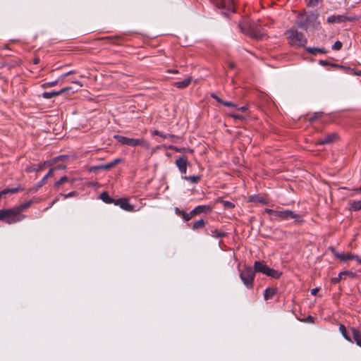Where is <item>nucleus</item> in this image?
I'll use <instances>...</instances> for the list:
<instances>
[{
  "label": "nucleus",
  "instance_id": "1",
  "mask_svg": "<svg viewBox=\"0 0 361 361\" xmlns=\"http://www.w3.org/2000/svg\"><path fill=\"white\" fill-rule=\"evenodd\" d=\"M265 212L271 216V220L286 221L290 219H295L296 222H302V217L291 210H274L266 209Z\"/></svg>",
  "mask_w": 361,
  "mask_h": 361
},
{
  "label": "nucleus",
  "instance_id": "2",
  "mask_svg": "<svg viewBox=\"0 0 361 361\" xmlns=\"http://www.w3.org/2000/svg\"><path fill=\"white\" fill-rule=\"evenodd\" d=\"M114 137L121 144L130 146V147H137L140 146L144 149H149L150 148V145L147 140L145 138H130L128 137H125L123 135H115Z\"/></svg>",
  "mask_w": 361,
  "mask_h": 361
},
{
  "label": "nucleus",
  "instance_id": "3",
  "mask_svg": "<svg viewBox=\"0 0 361 361\" xmlns=\"http://www.w3.org/2000/svg\"><path fill=\"white\" fill-rule=\"evenodd\" d=\"M25 215H19L15 208L1 209L0 220L8 224H16L23 221Z\"/></svg>",
  "mask_w": 361,
  "mask_h": 361
},
{
  "label": "nucleus",
  "instance_id": "4",
  "mask_svg": "<svg viewBox=\"0 0 361 361\" xmlns=\"http://www.w3.org/2000/svg\"><path fill=\"white\" fill-rule=\"evenodd\" d=\"M286 36L289 44L294 47H302L307 43V39L302 32L291 28L286 32Z\"/></svg>",
  "mask_w": 361,
  "mask_h": 361
},
{
  "label": "nucleus",
  "instance_id": "5",
  "mask_svg": "<svg viewBox=\"0 0 361 361\" xmlns=\"http://www.w3.org/2000/svg\"><path fill=\"white\" fill-rule=\"evenodd\" d=\"M254 271L255 272H260L274 279H279L281 276V272L269 267L264 262L260 261H256L255 262Z\"/></svg>",
  "mask_w": 361,
  "mask_h": 361
},
{
  "label": "nucleus",
  "instance_id": "6",
  "mask_svg": "<svg viewBox=\"0 0 361 361\" xmlns=\"http://www.w3.org/2000/svg\"><path fill=\"white\" fill-rule=\"evenodd\" d=\"M240 278L247 288L253 287L255 271L251 267H245L240 273Z\"/></svg>",
  "mask_w": 361,
  "mask_h": 361
},
{
  "label": "nucleus",
  "instance_id": "7",
  "mask_svg": "<svg viewBox=\"0 0 361 361\" xmlns=\"http://www.w3.org/2000/svg\"><path fill=\"white\" fill-rule=\"evenodd\" d=\"M318 15L311 13L307 15L306 13L299 15L297 18V24L302 28H307L310 24L313 23L317 18Z\"/></svg>",
  "mask_w": 361,
  "mask_h": 361
},
{
  "label": "nucleus",
  "instance_id": "8",
  "mask_svg": "<svg viewBox=\"0 0 361 361\" xmlns=\"http://www.w3.org/2000/svg\"><path fill=\"white\" fill-rule=\"evenodd\" d=\"M356 16H347L345 15L331 16L327 18V22L329 23H341L345 21H355L358 20Z\"/></svg>",
  "mask_w": 361,
  "mask_h": 361
},
{
  "label": "nucleus",
  "instance_id": "9",
  "mask_svg": "<svg viewBox=\"0 0 361 361\" xmlns=\"http://www.w3.org/2000/svg\"><path fill=\"white\" fill-rule=\"evenodd\" d=\"M115 205L119 206L121 209L127 212L134 211L135 207L129 202L126 198H119L114 202Z\"/></svg>",
  "mask_w": 361,
  "mask_h": 361
},
{
  "label": "nucleus",
  "instance_id": "10",
  "mask_svg": "<svg viewBox=\"0 0 361 361\" xmlns=\"http://www.w3.org/2000/svg\"><path fill=\"white\" fill-rule=\"evenodd\" d=\"M334 256L343 262H347L348 260L355 259L359 264H361V258H360L357 255H353L350 253L335 252Z\"/></svg>",
  "mask_w": 361,
  "mask_h": 361
},
{
  "label": "nucleus",
  "instance_id": "11",
  "mask_svg": "<svg viewBox=\"0 0 361 361\" xmlns=\"http://www.w3.org/2000/svg\"><path fill=\"white\" fill-rule=\"evenodd\" d=\"M175 164L180 173H186L188 161L185 157H178V159H176Z\"/></svg>",
  "mask_w": 361,
  "mask_h": 361
},
{
  "label": "nucleus",
  "instance_id": "12",
  "mask_svg": "<svg viewBox=\"0 0 361 361\" xmlns=\"http://www.w3.org/2000/svg\"><path fill=\"white\" fill-rule=\"evenodd\" d=\"M337 139V135L335 133L325 135L323 138H320L317 141L318 145L330 144Z\"/></svg>",
  "mask_w": 361,
  "mask_h": 361
},
{
  "label": "nucleus",
  "instance_id": "13",
  "mask_svg": "<svg viewBox=\"0 0 361 361\" xmlns=\"http://www.w3.org/2000/svg\"><path fill=\"white\" fill-rule=\"evenodd\" d=\"M195 215L200 214L202 213H209L212 211V208L209 205H199L193 209Z\"/></svg>",
  "mask_w": 361,
  "mask_h": 361
},
{
  "label": "nucleus",
  "instance_id": "14",
  "mask_svg": "<svg viewBox=\"0 0 361 361\" xmlns=\"http://www.w3.org/2000/svg\"><path fill=\"white\" fill-rule=\"evenodd\" d=\"M250 35L258 39H262L265 36L263 32H260L257 26L250 27Z\"/></svg>",
  "mask_w": 361,
  "mask_h": 361
},
{
  "label": "nucleus",
  "instance_id": "15",
  "mask_svg": "<svg viewBox=\"0 0 361 361\" xmlns=\"http://www.w3.org/2000/svg\"><path fill=\"white\" fill-rule=\"evenodd\" d=\"M152 134L154 135H158L164 138H170L171 140L174 142H176L178 140L180 139V137L172 135V134H164L163 133L159 131V130H154L152 132Z\"/></svg>",
  "mask_w": 361,
  "mask_h": 361
},
{
  "label": "nucleus",
  "instance_id": "16",
  "mask_svg": "<svg viewBox=\"0 0 361 361\" xmlns=\"http://www.w3.org/2000/svg\"><path fill=\"white\" fill-rule=\"evenodd\" d=\"M192 82V78L188 77L182 81L175 82L173 86L178 89H183L187 87Z\"/></svg>",
  "mask_w": 361,
  "mask_h": 361
},
{
  "label": "nucleus",
  "instance_id": "17",
  "mask_svg": "<svg viewBox=\"0 0 361 361\" xmlns=\"http://www.w3.org/2000/svg\"><path fill=\"white\" fill-rule=\"evenodd\" d=\"M32 202V200L25 202L23 203L22 204L19 205L18 207H14L16 212L18 213L19 215H23L22 212L26 210L27 208L30 207Z\"/></svg>",
  "mask_w": 361,
  "mask_h": 361
},
{
  "label": "nucleus",
  "instance_id": "18",
  "mask_svg": "<svg viewBox=\"0 0 361 361\" xmlns=\"http://www.w3.org/2000/svg\"><path fill=\"white\" fill-rule=\"evenodd\" d=\"M276 293V289L273 288H267L264 290V298L265 300H268L273 298V296Z\"/></svg>",
  "mask_w": 361,
  "mask_h": 361
},
{
  "label": "nucleus",
  "instance_id": "19",
  "mask_svg": "<svg viewBox=\"0 0 361 361\" xmlns=\"http://www.w3.org/2000/svg\"><path fill=\"white\" fill-rule=\"evenodd\" d=\"M351 331L356 344L361 347V334L360 331L355 328H352Z\"/></svg>",
  "mask_w": 361,
  "mask_h": 361
},
{
  "label": "nucleus",
  "instance_id": "20",
  "mask_svg": "<svg viewBox=\"0 0 361 361\" xmlns=\"http://www.w3.org/2000/svg\"><path fill=\"white\" fill-rule=\"evenodd\" d=\"M306 51L312 55H316L318 53H320V54L326 53V51L325 49H320V48H315V47H307V48H306Z\"/></svg>",
  "mask_w": 361,
  "mask_h": 361
},
{
  "label": "nucleus",
  "instance_id": "21",
  "mask_svg": "<svg viewBox=\"0 0 361 361\" xmlns=\"http://www.w3.org/2000/svg\"><path fill=\"white\" fill-rule=\"evenodd\" d=\"M100 198L104 202L108 204L114 203V202L116 201L115 200L111 198L106 192H103L102 193H101Z\"/></svg>",
  "mask_w": 361,
  "mask_h": 361
},
{
  "label": "nucleus",
  "instance_id": "22",
  "mask_svg": "<svg viewBox=\"0 0 361 361\" xmlns=\"http://www.w3.org/2000/svg\"><path fill=\"white\" fill-rule=\"evenodd\" d=\"M60 95L59 91L45 92L43 93L42 97L44 99H51L54 97Z\"/></svg>",
  "mask_w": 361,
  "mask_h": 361
},
{
  "label": "nucleus",
  "instance_id": "23",
  "mask_svg": "<svg viewBox=\"0 0 361 361\" xmlns=\"http://www.w3.org/2000/svg\"><path fill=\"white\" fill-rule=\"evenodd\" d=\"M20 190L19 188H7L0 192V197L6 194H13L18 192Z\"/></svg>",
  "mask_w": 361,
  "mask_h": 361
},
{
  "label": "nucleus",
  "instance_id": "24",
  "mask_svg": "<svg viewBox=\"0 0 361 361\" xmlns=\"http://www.w3.org/2000/svg\"><path fill=\"white\" fill-rule=\"evenodd\" d=\"M66 158V156H58L56 157H54V159H50V160H48L47 161V164H48V166H53L56 163H57L58 161H61V160H64Z\"/></svg>",
  "mask_w": 361,
  "mask_h": 361
},
{
  "label": "nucleus",
  "instance_id": "25",
  "mask_svg": "<svg viewBox=\"0 0 361 361\" xmlns=\"http://www.w3.org/2000/svg\"><path fill=\"white\" fill-rule=\"evenodd\" d=\"M184 179L186 180L190 181L191 183H192L194 184H196L200 180L201 176H185Z\"/></svg>",
  "mask_w": 361,
  "mask_h": 361
},
{
  "label": "nucleus",
  "instance_id": "26",
  "mask_svg": "<svg viewBox=\"0 0 361 361\" xmlns=\"http://www.w3.org/2000/svg\"><path fill=\"white\" fill-rule=\"evenodd\" d=\"M54 169H49L48 173L43 177V178L38 183V186L41 187L46 183L47 178L53 175Z\"/></svg>",
  "mask_w": 361,
  "mask_h": 361
},
{
  "label": "nucleus",
  "instance_id": "27",
  "mask_svg": "<svg viewBox=\"0 0 361 361\" xmlns=\"http://www.w3.org/2000/svg\"><path fill=\"white\" fill-rule=\"evenodd\" d=\"M339 331L343 336L348 341L352 342L351 338L348 336L346 328L343 324L339 326Z\"/></svg>",
  "mask_w": 361,
  "mask_h": 361
},
{
  "label": "nucleus",
  "instance_id": "28",
  "mask_svg": "<svg viewBox=\"0 0 361 361\" xmlns=\"http://www.w3.org/2000/svg\"><path fill=\"white\" fill-rule=\"evenodd\" d=\"M205 225V221L204 219H200L198 221H196L193 225H192V229L193 230H197L198 228H202L204 227Z\"/></svg>",
  "mask_w": 361,
  "mask_h": 361
},
{
  "label": "nucleus",
  "instance_id": "29",
  "mask_svg": "<svg viewBox=\"0 0 361 361\" xmlns=\"http://www.w3.org/2000/svg\"><path fill=\"white\" fill-rule=\"evenodd\" d=\"M69 180H70V179L68 178V176H63L58 181H56L54 183V187L58 188L60 187V185H61L62 184H63L66 182H68Z\"/></svg>",
  "mask_w": 361,
  "mask_h": 361
},
{
  "label": "nucleus",
  "instance_id": "30",
  "mask_svg": "<svg viewBox=\"0 0 361 361\" xmlns=\"http://www.w3.org/2000/svg\"><path fill=\"white\" fill-rule=\"evenodd\" d=\"M350 205L352 210L358 211L361 209V201H353Z\"/></svg>",
  "mask_w": 361,
  "mask_h": 361
},
{
  "label": "nucleus",
  "instance_id": "31",
  "mask_svg": "<svg viewBox=\"0 0 361 361\" xmlns=\"http://www.w3.org/2000/svg\"><path fill=\"white\" fill-rule=\"evenodd\" d=\"M196 215L194 213L193 209L189 213H185V212L184 213H182V217L185 221H190L192 218H193Z\"/></svg>",
  "mask_w": 361,
  "mask_h": 361
},
{
  "label": "nucleus",
  "instance_id": "32",
  "mask_svg": "<svg viewBox=\"0 0 361 361\" xmlns=\"http://www.w3.org/2000/svg\"><path fill=\"white\" fill-rule=\"evenodd\" d=\"M211 233H212L211 235L214 238H222V237L225 236L224 233H222L218 230L212 231Z\"/></svg>",
  "mask_w": 361,
  "mask_h": 361
},
{
  "label": "nucleus",
  "instance_id": "33",
  "mask_svg": "<svg viewBox=\"0 0 361 361\" xmlns=\"http://www.w3.org/2000/svg\"><path fill=\"white\" fill-rule=\"evenodd\" d=\"M113 167H114V166L113 165L112 162L111 161V162L107 163L106 164L98 166L95 167V169H109L113 168Z\"/></svg>",
  "mask_w": 361,
  "mask_h": 361
},
{
  "label": "nucleus",
  "instance_id": "34",
  "mask_svg": "<svg viewBox=\"0 0 361 361\" xmlns=\"http://www.w3.org/2000/svg\"><path fill=\"white\" fill-rule=\"evenodd\" d=\"M47 162V161H43L42 163H39L38 164L37 167V168H34L33 170L38 171H39V170H41V169H44L45 167H48L49 166H48V164Z\"/></svg>",
  "mask_w": 361,
  "mask_h": 361
},
{
  "label": "nucleus",
  "instance_id": "35",
  "mask_svg": "<svg viewBox=\"0 0 361 361\" xmlns=\"http://www.w3.org/2000/svg\"><path fill=\"white\" fill-rule=\"evenodd\" d=\"M224 208L226 209H233L235 207V204L229 201H222Z\"/></svg>",
  "mask_w": 361,
  "mask_h": 361
},
{
  "label": "nucleus",
  "instance_id": "36",
  "mask_svg": "<svg viewBox=\"0 0 361 361\" xmlns=\"http://www.w3.org/2000/svg\"><path fill=\"white\" fill-rule=\"evenodd\" d=\"M343 276V273L341 271L338 274L337 277L331 279V283H338Z\"/></svg>",
  "mask_w": 361,
  "mask_h": 361
},
{
  "label": "nucleus",
  "instance_id": "37",
  "mask_svg": "<svg viewBox=\"0 0 361 361\" xmlns=\"http://www.w3.org/2000/svg\"><path fill=\"white\" fill-rule=\"evenodd\" d=\"M322 0H308L307 5L308 6H316L318 5Z\"/></svg>",
  "mask_w": 361,
  "mask_h": 361
},
{
  "label": "nucleus",
  "instance_id": "38",
  "mask_svg": "<svg viewBox=\"0 0 361 361\" xmlns=\"http://www.w3.org/2000/svg\"><path fill=\"white\" fill-rule=\"evenodd\" d=\"M57 82H58V80H54L53 82H46L42 85V87H51L55 86L57 84Z\"/></svg>",
  "mask_w": 361,
  "mask_h": 361
},
{
  "label": "nucleus",
  "instance_id": "39",
  "mask_svg": "<svg viewBox=\"0 0 361 361\" xmlns=\"http://www.w3.org/2000/svg\"><path fill=\"white\" fill-rule=\"evenodd\" d=\"M341 47L342 43L340 41H336L332 47L334 50H340Z\"/></svg>",
  "mask_w": 361,
  "mask_h": 361
},
{
  "label": "nucleus",
  "instance_id": "40",
  "mask_svg": "<svg viewBox=\"0 0 361 361\" xmlns=\"http://www.w3.org/2000/svg\"><path fill=\"white\" fill-rule=\"evenodd\" d=\"M66 168V165L65 164H59L55 167H52L50 169H54V172L56 170H61V169H65Z\"/></svg>",
  "mask_w": 361,
  "mask_h": 361
},
{
  "label": "nucleus",
  "instance_id": "41",
  "mask_svg": "<svg viewBox=\"0 0 361 361\" xmlns=\"http://www.w3.org/2000/svg\"><path fill=\"white\" fill-rule=\"evenodd\" d=\"M165 149H170L174 151H181V149H179V147L173 146V145H169V146H164Z\"/></svg>",
  "mask_w": 361,
  "mask_h": 361
},
{
  "label": "nucleus",
  "instance_id": "42",
  "mask_svg": "<svg viewBox=\"0 0 361 361\" xmlns=\"http://www.w3.org/2000/svg\"><path fill=\"white\" fill-rule=\"evenodd\" d=\"M76 192H71L68 194H65V195H62L63 196V197L65 199H67V198H69V197H73V196H75L76 195Z\"/></svg>",
  "mask_w": 361,
  "mask_h": 361
},
{
  "label": "nucleus",
  "instance_id": "43",
  "mask_svg": "<svg viewBox=\"0 0 361 361\" xmlns=\"http://www.w3.org/2000/svg\"><path fill=\"white\" fill-rule=\"evenodd\" d=\"M222 104L226 106H233V107L237 106L234 103H233L231 102H227V101H224Z\"/></svg>",
  "mask_w": 361,
  "mask_h": 361
},
{
  "label": "nucleus",
  "instance_id": "44",
  "mask_svg": "<svg viewBox=\"0 0 361 361\" xmlns=\"http://www.w3.org/2000/svg\"><path fill=\"white\" fill-rule=\"evenodd\" d=\"M343 273V276H348L350 277H355L356 274L352 271H342Z\"/></svg>",
  "mask_w": 361,
  "mask_h": 361
},
{
  "label": "nucleus",
  "instance_id": "45",
  "mask_svg": "<svg viewBox=\"0 0 361 361\" xmlns=\"http://www.w3.org/2000/svg\"><path fill=\"white\" fill-rule=\"evenodd\" d=\"M71 90H72L71 87H66L64 88L61 89L59 92V94H61L63 93H65V92Z\"/></svg>",
  "mask_w": 361,
  "mask_h": 361
},
{
  "label": "nucleus",
  "instance_id": "46",
  "mask_svg": "<svg viewBox=\"0 0 361 361\" xmlns=\"http://www.w3.org/2000/svg\"><path fill=\"white\" fill-rule=\"evenodd\" d=\"M179 149H181V151H176L177 152H183V153H185V152H193V149H187V148H180L179 147Z\"/></svg>",
  "mask_w": 361,
  "mask_h": 361
},
{
  "label": "nucleus",
  "instance_id": "47",
  "mask_svg": "<svg viewBox=\"0 0 361 361\" xmlns=\"http://www.w3.org/2000/svg\"><path fill=\"white\" fill-rule=\"evenodd\" d=\"M75 73V71H68L63 75H61L60 77H59V79H63L65 78L66 77H67L68 75H71V74H73Z\"/></svg>",
  "mask_w": 361,
  "mask_h": 361
},
{
  "label": "nucleus",
  "instance_id": "48",
  "mask_svg": "<svg viewBox=\"0 0 361 361\" xmlns=\"http://www.w3.org/2000/svg\"><path fill=\"white\" fill-rule=\"evenodd\" d=\"M229 116L235 119H243V118H244L243 116L239 115V114H229Z\"/></svg>",
  "mask_w": 361,
  "mask_h": 361
},
{
  "label": "nucleus",
  "instance_id": "49",
  "mask_svg": "<svg viewBox=\"0 0 361 361\" xmlns=\"http://www.w3.org/2000/svg\"><path fill=\"white\" fill-rule=\"evenodd\" d=\"M212 97L214 98L216 101H217L218 102H219L221 104H223V102H224V100H222L220 97H219L218 96H216L215 94H212Z\"/></svg>",
  "mask_w": 361,
  "mask_h": 361
},
{
  "label": "nucleus",
  "instance_id": "50",
  "mask_svg": "<svg viewBox=\"0 0 361 361\" xmlns=\"http://www.w3.org/2000/svg\"><path fill=\"white\" fill-rule=\"evenodd\" d=\"M59 200V198H55L53 200V201L49 204V207H47L45 210H47L48 209L51 208L57 201Z\"/></svg>",
  "mask_w": 361,
  "mask_h": 361
},
{
  "label": "nucleus",
  "instance_id": "51",
  "mask_svg": "<svg viewBox=\"0 0 361 361\" xmlns=\"http://www.w3.org/2000/svg\"><path fill=\"white\" fill-rule=\"evenodd\" d=\"M59 200V198H55L53 200V201L49 204V207H47L45 210H47L48 209L51 208L57 201Z\"/></svg>",
  "mask_w": 361,
  "mask_h": 361
},
{
  "label": "nucleus",
  "instance_id": "52",
  "mask_svg": "<svg viewBox=\"0 0 361 361\" xmlns=\"http://www.w3.org/2000/svg\"><path fill=\"white\" fill-rule=\"evenodd\" d=\"M59 200V198H55L53 200V201L49 204V207H47L45 210H47L48 209L51 208L57 201Z\"/></svg>",
  "mask_w": 361,
  "mask_h": 361
},
{
  "label": "nucleus",
  "instance_id": "53",
  "mask_svg": "<svg viewBox=\"0 0 361 361\" xmlns=\"http://www.w3.org/2000/svg\"><path fill=\"white\" fill-rule=\"evenodd\" d=\"M59 200V198H55L53 200V201L49 204V207H47L45 210H47L48 209L51 208L57 201Z\"/></svg>",
  "mask_w": 361,
  "mask_h": 361
},
{
  "label": "nucleus",
  "instance_id": "54",
  "mask_svg": "<svg viewBox=\"0 0 361 361\" xmlns=\"http://www.w3.org/2000/svg\"><path fill=\"white\" fill-rule=\"evenodd\" d=\"M121 161H122V159L120 158H118V159L113 160L111 162H112L113 165L115 166L116 164H118V163H120Z\"/></svg>",
  "mask_w": 361,
  "mask_h": 361
},
{
  "label": "nucleus",
  "instance_id": "55",
  "mask_svg": "<svg viewBox=\"0 0 361 361\" xmlns=\"http://www.w3.org/2000/svg\"><path fill=\"white\" fill-rule=\"evenodd\" d=\"M176 214L182 216V213H184V211L180 210L178 208H176L175 209Z\"/></svg>",
  "mask_w": 361,
  "mask_h": 361
},
{
  "label": "nucleus",
  "instance_id": "56",
  "mask_svg": "<svg viewBox=\"0 0 361 361\" xmlns=\"http://www.w3.org/2000/svg\"><path fill=\"white\" fill-rule=\"evenodd\" d=\"M319 289L318 288H315L312 289L311 294L313 295H316L317 292L319 291Z\"/></svg>",
  "mask_w": 361,
  "mask_h": 361
},
{
  "label": "nucleus",
  "instance_id": "57",
  "mask_svg": "<svg viewBox=\"0 0 361 361\" xmlns=\"http://www.w3.org/2000/svg\"><path fill=\"white\" fill-rule=\"evenodd\" d=\"M238 110L241 111H245L247 109V106H243L239 108H237Z\"/></svg>",
  "mask_w": 361,
  "mask_h": 361
},
{
  "label": "nucleus",
  "instance_id": "58",
  "mask_svg": "<svg viewBox=\"0 0 361 361\" xmlns=\"http://www.w3.org/2000/svg\"><path fill=\"white\" fill-rule=\"evenodd\" d=\"M71 82H73V83H74V84H77V85H78L80 87H82V85L79 81H78V80H73V81H72Z\"/></svg>",
  "mask_w": 361,
  "mask_h": 361
},
{
  "label": "nucleus",
  "instance_id": "59",
  "mask_svg": "<svg viewBox=\"0 0 361 361\" xmlns=\"http://www.w3.org/2000/svg\"><path fill=\"white\" fill-rule=\"evenodd\" d=\"M168 72L171 73H178V70H169Z\"/></svg>",
  "mask_w": 361,
  "mask_h": 361
},
{
  "label": "nucleus",
  "instance_id": "60",
  "mask_svg": "<svg viewBox=\"0 0 361 361\" xmlns=\"http://www.w3.org/2000/svg\"><path fill=\"white\" fill-rule=\"evenodd\" d=\"M257 201L259 202H264V199L262 197H257L256 198Z\"/></svg>",
  "mask_w": 361,
  "mask_h": 361
},
{
  "label": "nucleus",
  "instance_id": "61",
  "mask_svg": "<svg viewBox=\"0 0 361 361\" xmlns=\"http://www.w3.org/2000/svg\"><path fill=\"white\" fill-rule=\"evenodd\" d=\"M319 63H320V64H322V65H323V66H324V65H326V64H327V62H326V61H319Z\"/></svg>",
  "mask_w": 361,
  "mask_h": 361
},
{
  "label": "nucleus",
  "instance_id": "62",
  "mask_svg": "<svg viewBox=\"0 0 361 361\" xmlns=\"http://www.w3.org/2000/svg\"><path fill=\"white\" fill-rule=\"evenodd\" d=\"M318 117H319V114H318V113H317V114H315V116H314L313 118H310V121H312L313 119H314V118H318Z\"/></svg>",
  "mask_w": 361,
  "mask_h": 361
},
{
  "label": "nucleus",
  "instance_id": "63",
  "mask_svg": "<svg viewBox=\"0 0 361 361\" xmlns=\"http://www.w3.org/2000/svg\"><path fill=\"white\" fill-rule=\"evenodd\" d=\"M39 61V59H35V61H34V63H38Z\"/></svg>",
  "mask_w": 361,
  "mask_h": 361
},
{
  "label": "nucleus",
  "instance_id": "64",
  "mask_svg": "<svg viewBox=\"0 0 361 361\" xmlns=\"http://www.w3.org/2000/svg\"><path fill=\"white\" fill-rule=\"evenodd\" d=\"M230 68H233L235 67V65L233 63L229 64Z\"/></svg>",
  "mask_w": 361,
  "mask_h": 361
}]
</instances>
